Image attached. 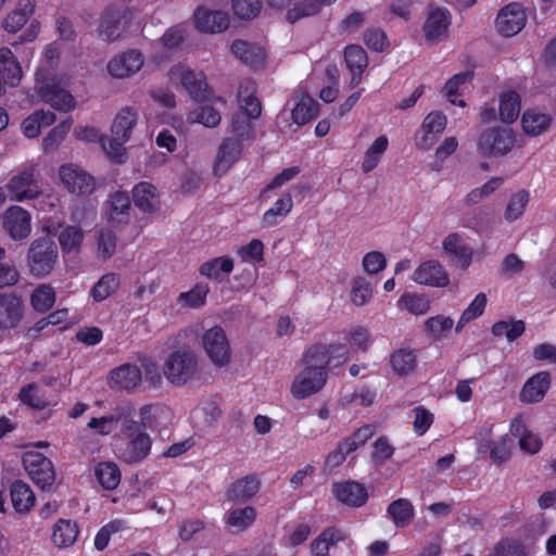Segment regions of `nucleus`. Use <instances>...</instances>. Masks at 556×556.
<instances>
[{
	"mask_svg": "<svg viewBox=\"0 0 556 556\" xmlns=\"http://www.w3.org/2000/svg\"><path fill=\"white\" fill-rule=\"evenodd\" d=\"M5 191L14 202L36 201L35 207L42 212H51L56 206V197L45 192L40 186L37 165H28L13 175L5 185Z\"/></svg>",
	"mask_w": 556,
	"mask_h": 556,
	"instance_id": "1",
	"label": "nucleus"
},
{
	"mask_svg": "<svg viewBox=\"0 0 556 556\" xmlns=\"http://www.w3.org/2000/svg\"><path fill=\"white\" fill-rule=\"evenodd\" d=\"M317 350H305L302 357V368L294 376L290 384V394L295 400H305L319 393L327 383L328 371L319 366Z\"/></svg>",
	"mask_w": 556,
	"mask_h": 556,
	"instance_id": "2",
	"label": "nucleus"
},
{
	"mask_svg": "<svg viewBox=\"0 0 556 556\" xmlns=\"http://www.w3.org/2000/svg\"><path fill=\"white\" fill-rule=\"evenodd\" d=\"M152 448V438L138 421L125 420L115 441V455L127 464H138L147 458Z\"/></svg>",
	"mask_w": 556,
	"mask_h": 556,
	"instance_id": "3",
	"label": "nucleus"
},
{
	"mask_svg": "<svg viewBox=\"0 0 556 556\" xmlns=\"http://www.w3.org/2000/svg\"><path fill=\"white\" fill-rule=\"evenodd\" d=\"M56 227L52 223L42 226L45 237L34 239L26 254L27 267L31 276L43 278L50 275L59 262V251L50 236L55 233Z\"/></svg>",
	"mask_w": 556,
	"mask_h": 556,
	"instance_id": "4",
	"label": "nucleus"
},
{
	"mask_svg": "<svg viewBox=\"0 0 556 556\" xmlns=\"http://www.w3.org/2000/svg\"><path fill=\"white\" fill-rule=\"evenodd\" d=\"M138 122L135 109L125 106L115 115L111 125V138L103 141L102 149L116 163H124L127 157L125 143L131 138V132Z\"/></svg>",
	"mask_w": 556,
	"mask_h": 556,
	"instance_id": "5",
	"label": "nucleus"
},
{
	"mask_svg": "<svg viewBox=\"0 0 556 556\" xmlns=\"http://www.w3.org/2000/svg\"><path fill=\"white\" fill-rule=\"evenodd\" d=\"M199 370V358L190 348H179L163 364L165 378L175 386H185Z\"/></svg>",
	"mask_w": 556,
	"mask_h": 556,
	"instance_id": "6",
	"label": "nucleus"
},
{
	"mask_svg": "<svg viewBox=\"0 0 556 556\" xmlns=\"http://www.w3.org/2000/svg\"><path fill=\"white\" fill-rule=\"evenodd\" d=\"M202 348L210 362L217 368L230 365L232 351L226 331L220 326H213L202 334Z\"/></svg>",
	"mask_w": 556,
	"mask_h": 556,
	"instance_id": "7",
	"label": "nucleus"
},
{
	"mask_svg": "<svg viewBox=\"0 0 556 556\" xmlns=\"http://www.w3.org/2000/svg\"><path fill=\"white\" fill-rule=\"evenodd\" d=\"M58 176L62 186L75 197L86 198L97 188L94 177L74 163L62 164L58 169Z\"/></svg>",
	"mask_w": 556,
	"mask_h": 556,
	"instance_id": "8",
	"label": "nucleus"
},
{
	"mask_svg": "<svg viewBox=\"0 0 556 556\" xmlns=\"http://www.w3.org/2000/svg\"><path fill=\"white\" fill-rule=\"evenodd\" d=\"M318 112V103L308 94H302L290 114L286 111L278 114L276 124L281 132H291L293 131L292 124L296 127L303 126L315 118Z\"/></svg>",
	"mask_w": 556,
	"mask_h": 556,
	"instance_id": "9",
	"label": "nucleus"
},
{
	"mask_svg": "<svg viewBox=\"0 0 556 556\" xmlns=\"http://www.w3.org/2000/svg\"><path fill=\"white\" fill-rule=\"evenodd\" d=\"M139 25L140 21L136 12L109 10L100 22L99 36L103 40L114 41L122 36L124 30L130 29L132 26L139 27Z\"/></svg>",
	"mask_w": 556,
	"mask_h": 556,
	"instance_id": "10",
	"label": "nucleus"
},
{
	"mask_svg": "<svg viewBox=\"0 0 556 556\" xmlns=\"http://www.w3.org/2000/svg\"><path fill=\"white\" fill-rule=\"evenodd\" d=\"M3 231L13 241L26 240L33 230L31 214L21 205L9 206L1 216Z\"/></svg>",
	"mask_w": 556,
	"mask_h": 556,
	"instance_id": "11",
	"label": "nucleus"
},
{
	"mask_svg": "<svg viewBox=\"0 0 556 556\" xmlns=\"http://www.w3.org/2000/svg\"><path fill=\"white\" fill-rule=\"evenodd\" d=\"M515 146V136L510 129L495 127L481 134L478 149L488 156H503Z\"/></svg>",
	"mask_w": 556,
	"mask_h": 556,
	"instance_id": "12",
	"label": "nucleus"
},
{
	"mask_svg": "<svg viewBox=\"0 0 556 556\" xmlns=\"http://www.w3.org/2000/svg\"><path fill=\"white\" fill-rule=\"evenodd\" d=\"M23 465L29 478L41 489L49 488L55 480L52 462L37 451H27L23 455Z\"/></svg>",
	"mask_w": 556,
	"mask_h": 556,
	"instance_id": "13",
	"label": "nucleus"
},
{
	"mask_svg": "<svg viewBox=\"0 0 556 556\" xmlns=\"http://www.w3.org/2000/svg\"><path fill=\"white\" fill-rule=\"evenodd\" d=\"M168 78L173 83H180L194 99L205 97L207 83L203 72L192 70L186 64H177L169 70Z\"/></svg>",
	"mask_w": 556,
	"mask_h": 556,
	"instance_id": "14",
	"label": "nucleus"
},
{
	"mask_svg": "<svg viewBox=\"0 0 556 556\" xmlns=\"http://www.w3.org/2000/svg\"><path fill=\"white\" fill-rule=\"evenodd\" d=\"M528 14L525 7L513 2L500 10L495 20L496 30L505 37L519 34L526 26Z\"/></svg>",
	"mask_w": 556,
	"mask_h": 556,
	"instance_id": "15",
	"label": "nucleus"
},
{
	"mask_svg": "<svg viewBox=\"0 0 556 556\" xmlns=\"http://www.w3.org/2000/svg\"><path fill=\"white\" fill-rule=\"evenodd\" d=\"M452 16L447 9L430 8L422 25L426 40L431 43L444 40L448 36Z\"/></svg>",
	"mask_w": 556,
	"mask_h": 556,
	"instance_id": "16",
	"label": "nucleus"
},
{
	"mask_svg": "<svg viewBox=\"0 0 556 556\" xmlns=\"http://www.w3.org/2000/svg\"><path fill=\"white\" fill-rule=\"evenodd\" d=\"M144 64L143 54L136 49L114 55L106 65L109 74L118 79L128 78L138 73Z\"/></svg>",
	"mask_w": 556,
	"mask_h": 556,
	"instance_id": "17",
	"label": "nucleus"
},
{
	"mask_svg": "<svg viewBox=\"0 0 556 556\" xmlns=\"http://www.w3.org/2000/svg\"><path fill=\"white\" fill-rule=\"evenodd\" d=\"M446 127V117L441 112H431L422 121L415 136V144L419 150H429L438 141Z\"/></svg>",
	"mask_w": 556,
	"mask_h": 556,
	"instance_id": "18",
	"label": "nucleus"
},
{
	"mask_svg": "<svg viewBox=\"0 0 556 556\" xmlns=\"http://www.w3.org/2000/svg\"><path fill=\"white\" fill-rule=\"evenodd\" d=\"M29 101L31 104L42 101L53 109L64 112L74 110L76 106V102L70 92L48 85L36 87L35 93L29 94Z\"/></svg>",
	"mask_w": 556,
	"mask_h": 556,
	"instance_id": "19",
	"label": "nucleus"
},
{
	"mask_svg": "<svg viewBox=\"0 0 556 556\" xmlns=\"http://www.w3.org/2000/svg\"><path fill=\"white\" fill-rule=\"evenodd\" d=\"M412 280L421 286L444 288L450 283L443 265L435 260L425 261L413 271Z\"/></svg>",
	"mask_w": 556,
	"mask_h": 556,
	"instance_id": "20",
	"label": "nucleus"
},
{
	"mask_svg": "<svg viewBox=\"0 0 556 556\" xmlns=\"http://www.w3.org/2000/svg\"><path fill=\"white\" fill-rule=\"evenodd\" d=\"M132 201L143 214H155L161 210V195L157 188L149 182L141 181L132 188Z\"/></svg>",
	"mask_w": 556,
	"mask_h": 556,
	"instance_id": "21",
	"label": "nucleus"
},
{
	"mask_svg": "<svg viewBox=\"0 0 556 556\" xmlns=\"http://www.w3.org/2000/svg\"><path fill=\"white\" fill-rule=\"evenodd\" d=\"M332 494L342 504L354 508L363 506L368 500L366 486L356 481L333 483Z\"/></svg>",
	"mask_w": 556,
	"mask_h": 556,
	"instance_id": "22",
	"label": "nucleus"
},
{
	"mask_svg": "<svg viewBox=\"0 0 556 556\" xmlns=\"http://www.w3.org/2000/svg\"><path fill=\"white\" fill-rule=\"evenodd\" d=\"M130 201L126 192H115L104 203V218L112 226L128 223Z\"/></svg>",
	"mask_w": 556,
	"mask_h": 556,
	"instance_id": "23",
	"label": "nucleus"
},
{
	"mask_svg": "<svg viewBox=\"0 0 556 556\" xmlns=\"http://www.w3.org/2000/svg\"><path fill=\"white\" fill-rule=\"evenodd\" d=\"M442 250L463 269L472 262V250L458 232H451L443 239Z\"/></svg>",
	"mask_w": 556,
	"mask_h": 556,
	"instance_id": "24",
	"label": "nucleus"
},
{
	"mask_svg": "<svg viewBox=\"0 0 556 556\" xmlns=\"http://www.w3.org/2000/svg\"><path fill=\"white\" fill-rule=\"evenodd\" d=\"M139 425L143 429L156 430L166 427L173 419L172 409L164 404H149L139 408Z\"/></svg>",
	"mask_w": 556,
	"mask_h": 556,
	"instance_id": "25",
	"label": "nucleus"
},
{
	"mask_svg": "<svg viewBox=\"0 0 556 556\" xmlns=\"http://www.w3.org/2000/svg\"><path fill=\"white\" fill-rule=\"evenodd\" d=\"M186 30L182 26L169 27L164 35L152 43V58L163 61L167 55L184 41Z\"/></svg>",
	"mask_w": 556,
	"mask_h": 556,
	"instance_id": "26",
	"label": "nucleus"
},
{
	"mask_svg": "<svg viewBox=\"0 0 556 556\" xmlns=\"http://www.w3.org/2000/svg\"><path fill=\"white\" fill-rule=\"evenodd\" d=\"M551 387V377L547 371H540L530 377L520 391V401L523 403H538L543 400Z\"/></svg>",
	"mask_w": 556,
	"mask_h": 556,
	"instance_id": "27",
	"label": "nucleus"
},
{
	"mask_svg": "<svg viewBox=\"0 0 556 556\" xmlns=\"http://www.w3.org/2000/svg\"><path fill=\"white\" fill-rule=\"evenodd\" d=\"M344 61L351 73V87H356L362 81V74L368 66V55L358 45H349L344 49Z\"/></svg>",
	"mask_w": 556,
	"mask_h": 556,
	"instance_id": "28",
	"label": "nucleus"
},
{
	"mask_svg": "<svg viewBox=\"0 0 556 556\" xmlns=\"http://www.w3.org/2000/svg\"><path fill=\"white\" fill-rule=\"evenodd\" d=\"M225 105L223 98L217 97L210 104H202L188 114V121L205 127H216L222 119L220 109Z\"/></svg>",
	"mask_w": 556,
	"mask_h": 556,
	"instance_id": "29",
	"label": "nucleus"
},
{
	"mask_svg": "<svg viewBox=\"0 0 556 556\" xmlns=\"http://www.w3.org/2000/svg\"><path fill=\"white\" fill-rule=\"evenodd\" d=\"M194 23L199 30L204 33H222L229 26V18L222 11L198 9L194 13Z\"/></svg>",
	"mask_w": 556,
	"mask_h": 556,
	"instance_id": "30",
	"label": "nucleus"
},
{
	"mask_svg": "<svg viewBox=\"0 0 556 556\" xmlns=\"http://www.w3.org/2000/svg\"><path fill=\"white\" fill-rule=\"evenodd\" d=\"M241 143L233 138H228L220 146L215 163L214 173L218 176L225 175L240 159Z\"/></svg>",
	"mask_w": 556,
	"mask_h": 556,
	"instance_id": "31",
	"label": "nucleus"
},
{
	"mask_svg": "<svg viewBox=\"0 0 556 556\" xmlns=\"http://www.w3.org/2000/svg\"><path fill=\"white\" fill-rule=\"evenodd\" d=\"M110 380L113 386L124 389L132 390L138 388L142 381V374L139 366L135 364H124L113 369L110 372Z\"/></svg>",
	"mask_w": 556,
	"mask_h": 556,
	"instance_id": "32",
	"label": "nucleus"
},
{
	"mask_svg": "<svg viewBox=\"0 0 556 556\" xmlns=\"http://www.w3.org/2000/svg\"><path fill=\"white\" fill-rule=\"evenodd\" d=\"M23 77L20 62L9 48L0 49V78L10 87L17 86Z\"/></svg>",
	"mask_w": 556,
	"mask_h": 556,
	"instance_id": "33",
	"label": "nucleus"
},
{
	"mask_svg": "<svg viewBox=\"0 0 556 556\" xmlns=\"http://www.w3.org/2000/svg\"><path fill=\"white\" fill-rule=\"evenodd\" d=\"M256 516V509L252 506L235 507L225 513L224 521L232 532L241 533L252 527Z\"/></svg>",
	"mask_w": 556,
	"mask_h": 556,
	"instance_id": "34",
	"label": "nucleus"
},
{
	"mask_svg": "<svg viewBox=\"0 0 556 556\" xmlns=\"http://www.w3.org/2000/svg\"><path fill=\"white\" fill-rule=\"evenodd\" d=\"M22 301L12 294L0 295V329L14 328L22 318Z\"/></svg>",
	"mask_w": 556,
	"mask_h": 556,
	"instance_id": "35",
	"label": "nucleus"
},
{
	"mask_svg": "<svg viewBox=\"0 0 556 556\" xmlns=\"http://www.w3.org/2000/svg\"><path fill=\"white\" fill-rule=\"evenodd\" d=\"M293 207V199L289 192L282 193L274 204L264 212L261 226L262 228H270L278 225L287 217Z\"/></svg>",
	"mask_w": 556,
	"mask_h": 556,
	"instance_id": "36",
	"label": "nucleus"
},
{
	"mask_svg": "<svg viewBox=\"0 0 556 556\" xmlns=\"http://www.w3.org/2000/svg\"><path fill=\"white\" fill-rule=\"evenodd\" d=\"M256 84L251 79H244L240 83L238 89V103L240 109L251 118L260 117L262 106L255 97Z\"/></svg>",
	"mask_w": 556,
	"mask_h": 556,
	"instance_id": "37",
	"label": "nucleus"
},
{
	"mask_svg": "<svg viewBox=\"0 0 556 556\" xmlns=\"http://www.w3.org/2000/svg\"><path fill=\"white\" fill-rule=\"evenodd\" d=\"M306 350H317L319 358H323L320 363H317L323 368L327 369V366L337 367L349 359V349L342 343L333 344H314Z\"/></svg>",
	"mask_w": 556,
	"mask_h": 556,
	"instance_id": "38",
	"label": "nucleus"
},
{
	"mask_svg": "<svg viewBox=\"0 0 556 556\" xmlns=\"http://www.w3.org/2000/svg\"><path fill=\"white\" fill-rule=\"evenodd\" d=\"M552 117L538 109H528L521 115V127L526 135L536 137L551 126Z\"/></svg>",
	"mask_w": 556,
	"mask_h": 556,
	"instance_id": "39",
	"label": "nucleus"
},
{
	"mask_svg": "<svg viewBox=\"0 0 556 556\" xmlns=\"http://www.w3.org/2000/svg\"><path fill=\"white\" fill-rule=\"evenodd\" d=\"M54 122L55 114L53 112L39 110L22 121L21 130L26 138L34 139L41 134L43 127H48Z\"/></svg>",
	"mask_w": 556,
	"mask_h": 556,
	"instance_id": "40",
	"label": "nucleus"
},
{
	"mask_svg": "<svg viewBox=\"0 0 556 556\" xmlns=\"http://www.w3.org/2000/svg\"><path fill=\"white\" fill-rule=\"evenodd\" d=\"M35 10V3L33 0H22L20 1L17 8L10 12L3 20L2 26L3 28L10 33L15 34L20 29H22L28 18L31 16Z\"/></svg>",
	"mask_w": 556,
	"mask_h": 556,
	"instance_id": "41",
	"label": "nucleus"
},
{
	"mask_svg": "<svg viewBox=\"0 0 556 556\" xmlns=\"http://www.w3.org/2000/svg\"><path fill=\"white\" fill-rule=\"evenodd\" d=\"M260 490V481L254 476H247L232 482L227 490V498L232 502H247Z\"/></svg>",
	"mask_w": 556,
	"mask_h": 556,
	"instance_id": "42",
	"label": "nucleus"
},
{
	"mask_svg": "<svg viewBox=\"0 0 556 556\" xmlns=\"http://www.w3.org/2000/svg\"><path fill=\"white\" fill-rule=\"evenodd\" d=\"M231 52L251 66H260L266 59V52L261 46L243 40H235L231 45Z\"/></svg>",
	"mask_w": 556,
	"mask_h": 556,
	"instance_id": "43",
	"label": "nucleus"
},
{
	"mask_svg": "<svg viewBox=\"0 0 556 556\" xmlns=\"http://www.w3.org/2000/svg\"><path fill=\"white\" fill-rule=\"evenodd\" d=\"M455 325L452 317L438 314L425 320L424 333L432 341H441L448 336Z\"/></svg>",
	"mask_w": 556,
	"mask_h": 556,
	"instance_id": "44",
	"label": "nucleus"
},
{
	"mask_svg": "<svg viewBox=\"0 0 556 556\" xmlns=\"http://www.w3.org/2000/svg\"><path fill=\"white\" fill-rule=\"evenodd\" d=\"M388 147L389 139L387 136L377 137L364 152L361 164L362 172L368 174L374 170L382 160Z\"/></svg>",
	"mask_w": 556,
	"mask_h": 556,
	"instance_id": "45",
	"label": "nucleus"
},
{
	"mask_svg": "<svg viewBox=\"0 0 556 556\" xmlns=\"http://www.w3.org/2000/svg\"><path fill=\"white\" fill-rule=\"evenodd\" d=\"M521 99L518 92L506 90L500 94L498 114L505 124L514 123L520 114Z\"/></svg>",
	"mask_w": 556,
	"mask_h": 556,
	"instance_id": "46",
	"label": "nucleus"
},
{
	"mask_svg": "<svg viewBox=\"0 0 556 556\" xmlns=\"http://www.w3.org/2000/svg\"><path fill=\"white\" fill-rule=\"evenodd\" d=\"M510 431L513 435L518 438L519 446L526 453L535 454L541 450V439L526 428L521 418H515L511 421Z\"/></svg>",
	"mask_w": 556,
	"mask_h": 556,
	"instance_id": "47",
	"label": "nucleus"
},
{
	"mask_svg": "<svg viewBox=\"0 0 556 556\" xmlns=\"http://www.w3.org/2000/svg\"><path fill=\"white\" fill-rule=\"evenodd\" d=\"M10 496L12 506L16 513H27L35 505V494L30 486L23 481H16L12 484Z\"/></svg>",
	"mask_w": 556,
	"mask_h": 556,
	"instance_id": "48",
	"label": "nucleus"
},
{
	"mask_svg": "<svg viewBox=\"0 0 556 556\" xmlns=\"http://www.w3.org/2000/svg\"><path fill=\"white\" fill-rule=\"evenodd\" d=\"M78 535V527L76 522L67 519H60L52 529L51 540L53 544L60 548L73 545Z\"/></svg>",
	"mask_w": 556,
	"mask_h": 556,
	"instance_id": "49",
	"label": "nucleus"
},
{
	"mask_svg": "<svg viewBox=\"0 0 556 556\" xmlns=\"http://www.w3.org/2000/svg\"><path fill=\"white\" fill-rule=\"evenodd\" d=\"M59 244L64 254L78 253L85 239V232L81 227L76 225H66L62 227L59 236Z\"/></svg>",
	"mask_w": 556,
	"mask_h": 556,
	"instance_id": "50",
	"label": "nucleus"
},
{
	"mask_svg": "<svg viewBox=\"0 0 556 556\" xmlns=\"http://www.w3.org/2000/svg\"><path fill=\"white\" fill-rule=\"evenodd\" d=\"M337 0H303L294 4L287 13L290 23L318 14L325 7L333 4Z\"/></svg>",
	"mask_w": 556,
	"mask_h": 556,
	"instance_id": "51",
	"label": "nucleus"
},
{
	"mask_svg": "<svg viewBox=\"0 0 556 556\" xmlns=\"http://www.w3.org/2000/svg\"><path fill=\"white\" fill-rule=\"evenodd\" d=\"M511 442L507 435L496 441L481 439L478 443L479 453H489L490 457L497 463L505 460L510 452Z\"/></svg>",
	"mask_w": 556,
	"mask_h": 556,
	"instance_id": "52",
	"label": "nucleus"
},
{
	"mask_svg": "<svg viewBox=\"0 0 556 556\" xmlns=\"http://www.w3.org/2000/svg\"><path fill=\"white\" fill-rule=\"evenodd\" d=\"M344 540V533L336 528L323 531L311 544L315 556H327L330 547Z\"/></svg>",
	"mask_w": 556,
	"mask_h": 556,
	"instance_id": "53",
	"label": "nucleus"
},
{
	"mask_svg": "<svg viewBox=\"0 0 556 556\" xmlns=\"http://www.w3.org/2000/svg\"><path fill=\"white\" fill-rule=\"evenodd\" d=\"M208 292V285L199 282L191 290L181 292L177 298V304L181 307L200 308L205 304Z\"/></svg>",
	"mask_w": 556,
	"mask_h": 556,
	"instance_id": "54",
	"label": "nucleus"
},
{
	"mask_svg": "<svg viewBox=\"0 0 556 556\" xmlns=\"http://www.w3.org/2000/svg\"><path fill=\"white\" fill-rule=\"evenodd\" d=\"M388 515L396 527H405L414 517L413 504L406 498H397L388 506Z\"/></svg>",
	"mask_w": 556,
	"mask_h": 556,
	"instance_id": "55",
	"label": "nucleus"
},
{
	"mask_svg": "<svg viewBox=\"0 0 556 556\" xmlns=\"http://www.w3.org/2000/svg\"><path fill=\"white\" fill-rule=\"evenodd\" d=\"M486 302V295L482 292L478 293L462 313L455 325V331L460 332L467 324L480 317L485 309Z\"/></svg>",
	"mask_w": 556,
	"mask_h": 556,
	"instance_id": "56",
	"label": "nucleus"
},
{
	"mask_svg": "<svg viewBox=\"0 0 556 556\" xmlns=\"http://www.w3.org/2000/svg\"><path fill=\"white\" fill-rule=\"evenodd\" d=\"M99 483L106 490H114L121 482V471L112 462L99 463L94 468Z\"/></svg>",
	"mask_w": 556,
	"mask_h": 556,
	"instance_id": "57",
	"label": "nucleus"
},
{
	"mask_svg": "<svg viewBox=\"0 0 556 556\" xmlns=\"http://www.w3.org/2000/svg\"><path fill=\"white\" fill-rule=\"evenodd\" d=\"M233 262L229 257H216L203 263L200 267V274L208 279L219 280L223 275L231 273Z\"/></svg>",
	"mask_w": 556,
	"mask_h": 556,
	"instance_id": "58",
	"label": "nucleus"
},
{
	"mask_svg": "<svg viewBox=\"0 0 556 556\" xmlns=\"http://www.w3.org/2000/svg\"><path fill=\"white\" fill-rule=\"evenodd\" d=\"M390 364L395 374L408 375L416 367V353L413 350L400 349L391 355Z\"/></svg>",
	"mask_w": 556,
	"mask_h": 556,
	"instance_id": "59",
	"label": "nucleus"
},
{
	"mask_svg": "<svg viewBox=\"0 0 556 556\" xmlns=\"http://www.w3.org/2000/svg\"><path fill=\"white\" fill-rule=\"evenodd\" d=\"M471 78L470 72H463L448 79L444 86L443 92L452 104L465 106V101L457 100L455 97L462 93L463 89L471 81Z\"/></svg>",
	"mask_w": 556,
	"mask_h": 556,
	"instance_id": "60",
	"label": "nucleus"
},
{
	"mask_svg": "<svg viewBox=\"0 0 556 556\" xmlns=\"http://www.w3.org/2000/svg\"><path fill=\"white\" fill-rule=\"evenodd\" d=\"M397 306L413 315H425L430 311L431 304L427 296L416 293H404L397 301Z\"/></svg>",
	"mask_w": 556,
	"mask_h": 556,
	"instance_id": "61",
	"label": "nucleus"
},
{
	"mask_svg": "<svg viewBox=\"0 0 556 556\" xmlns=\"http://www.w3.org/2000/svg\"><path fill=\"white\" fill-rule=\"evenodd\" d=\"M119 287V277L114 273L103 275L92 287L90 295L97 302H101L113 294Z\"/></svg>",
	"mask_w": 556,
	"mask_h": 556,
	"instance_id": "62",
	"label": "nucleus"
},
{
	"mask_svg": "<svg viewBox=\"0 0 556 556\" xmlns=\"http://www.w3.org/2000/svg\"><path fill=\"white\" fill-rule=\"evenodd\" d=\"M525 330V323L522 320L515 319L500 320L492 326L493 336L505 337L509 342L521 337Z\"/></svg>",
	"mask_w": 556,
	"mask_h": 556,
	"instance_id": "63",
	"label": "nucleus"
},
{
	"mask_svg": "<svg viewBox=\"0 0 556 556\" xmlns=\"http://www.w3.org/2000/svg\"><path fill=\"white\" fill-rule=\"evenodd\" d=\"M529 202V192L519 190L511 194L504 212L507 222H514L521 217Z\"/></svg>",
	"mask_w": 556,
	"mask_h": 556,
	"instance_id": "64",
	"label": "nucleus"
}]
</instances>
